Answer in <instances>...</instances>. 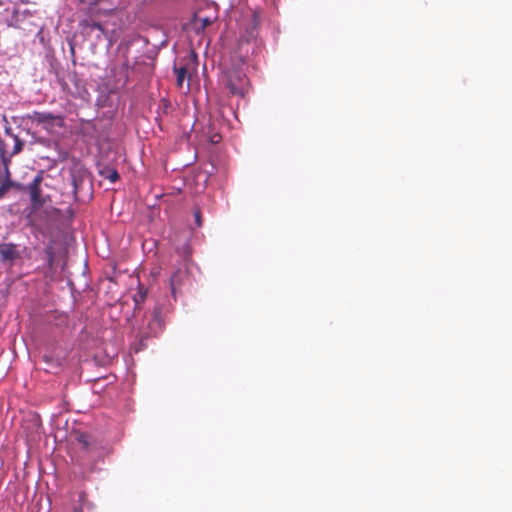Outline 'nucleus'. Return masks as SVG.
<instances>
[{"mask_svg":"<svg viewBox=\"0 0 512 512\" xmlns=\"http://www.w3.org/2000/svg\"><path fill=\"white\" fill-rule=\"evenodd\" d=\"M98 454L96 441L88 434L77 432L72 441L71 458L79 465H86Z\"/></svg>","mask_w":512,"mask_h":512,"instance_id":"f257e3e1","label":"nucleus"},{"mask_svg":"<svg viewBox=\"0 0 512 512\" xmlns=\"http://www.w3.org/2000/svg\"><path fill=\"white\" fill-rule=\"evenodd\" d=\"M24 119H27L32 123H36L49 132L53 131L55 127H63L64 125L63 118L61 116L54 115L49 112L34 111L27 114Z\"/></svg>","mask_w":512,"mask_h":512,"instance_id":"f03ea898","label":"nucleus"},{"mask_svg":"<svg viewBox=\"0 0 512 512\" xmlns=\"http://www.w3.org/2000/svg\"><path fill=\"white\" fill-rule=\"evenodd\" d=\"M227 86L233 95L243 97L248 90V78L240 71L229 73Z\"/></svg>","mask_w":512,"mask_h":512,"instance_id":"7ed1b4c3","label":"nucleus"},{"mask_svg":"<svg viewBox=\"0 0 512 512\" xmlns=\"http://www.w3.org/2000/svg\"><path fill=\"white\" fill-rule=\"evenodd\" d=\"M20 258V252L14 243H3L0 245V261L3 263L13 264L15 260Z\"/></svg>","mask_w":512,"mask_h":512,"instance_id":"20e7f679","label":"nucleus"},{"mask_svg":"<svg viewBox=\"0 0 512 512\" xmlns=\"http://www.w3.org/2000/svg\"><path fill=\"white\" fill-rule=\"evenodd\" d=\"M5 12L10 14L6 18L8 26L14 28H20L21 22L27 17L28 11L26 9H20L19 7L13 6L12 9L6 8Z\"/></svg>","mask_w":512,"mask_h":512,"instance_id":"39448f33","label":"nucleus"},{"mask_svg":"<svg viewBox=\"0 0 512 512\" xmlns=\"http://www.w3.org/2000/svg\"><path fill=\"white\" fill-rule=\"evenodd\" d=\"M43 181L42 175L39 173L34 177L32 182L28 185L27 190L30 194V199L33 206H41L44 201L41 198V183Z\"/></svg>","mask_w":512,"mask_h":512,"instance_id":"423d86ee","label":"nucleus"},{"mask_svg":"<svg viewBox=\"0 0 512 512\" xmlns=\"http://www.w3.org/2000/svg\"><path fill=\"white\" fill-rule=\"evenodd\" d=\"M150 329L156 334L163 329L162 309L156 306L152 312V318L149 322Z\"/></svg>","mask_w":512,"mask_h":512,"instance_id":"0eeeda50","label":"nucleus"},{"mask_svg":"<svg viewBox=\"0 0 512 512\" xmlns=\"http://www.w3.org/2000/svg\"><path fill=\"white\" fill-rule=\"evenodd\" d=\"M11 188H16L17 190L22 191L26 189L22 184L13 182L9 178V172L7 171V177L0 185V199H2Z\"/></svg>","mask_w":512,"mask_h":512,"instance_id":"6e6552de","label":"nucleus"},{"mask_svg":"<svg viewBox=\"0 0 512 512\" xmlns=\"http://www.w3.org/2000/svg\"><path fill=\"white\" fill-rule=\"evenodd\" d=\"M99 174L108 179L111 183L116 182L119 179L118 171L115 168L105 166L99 170Z\"/></svg>","mask_w":512,"mask_h":512,"instance_id":"1a4fd4ad","label":"nucleus"},{"mask_svg":"<svg viewBox=\"0 0 512 512\" xmlns=\"http://www.w3.org/2000/svg\"><path fill=\"white\" fill-rule=\"evenodd\" d=\"M174 71L176 73V85L178 88H182L185 77L187 75L186 67H176L174 66Z\"/></svg>","mask_w":512,"mask_h":512,"instance_id":"9d476101","label":"nucleus"},{"mask_svg":"<svg viewBox=\"0 0 512 512\" xmlns=\"http://www.w3.org/2000/svg\"><path fill=\"white\" fill-rule=\"evenodd\" d=\"M210 24L211 20L208 17H196L194 20V26L197 33L204 31V29L208 27Z\"/></svg>","mask_w":512,"mask_h":512,"instance_id":"9b49d317","label":"nucleus"},{"mask_svg":"<svg viewBox=\"0 0 512 512\" xmlns=\"http://www.w3.org/2000/svg\"><path fill=\"white\" fill-rule=\"evenodd\" d=\"M84 27L88 29L89 32H92L93 30H98L100 34H104V28L101 23L95 22V21H85L83 23Z\"/></svg>","mask_w":512,"mask_h":512,"instance_id":"f8f14e48","label":"nucleus"},{"mask_svg":"<svg viewBox=\"0 0 512 512\" xmlns=\"http://www.w3.org/2000/svg\"><path fill=\"white\" fill-rule=\"evenodd\" d=\"M117 69L123 75L122 78H120L117 82H118V84L125 85L128 80V75H127L128 67H127V65L123 64L120 67H118Z\"/></svg>","mask_w":512,"mask_h":512,"instance_id":"ddd939ff","label":"nucleus"},{"mask_svg":"<svg viewBox=\"0 0 512 512\" xmlns=\"http://www.w3.org/2000/svg\"><path fill=\"white\" fill-rule=\"evenodd\" d=\"M13 140H14V147L12 150V154H18L19 152L22 151L24 143L17 135L13 136Z\"/></svg>","mask_w":512,"mask_h":512,"instance_id":"4468645a","label":"nucleus"},{"mask_svg":"<svg viewBox=\"0 0 512 512\" xmlns=\"http://www.w3.org/2000/svg\"><path fill=\"white\" fill-rule=\"evenodd\" d=\"M179 282V271H177L170 278V285L173 293H175L176 286L179 285Z\"/></svg>","mask_w":512,"mask_h":512,"instance_id":"2eb2a0df","label":"nucleus"},{"mask_svg":"<svg viewBox=\"0 0 512 512\" xmlns=\"http://www.w3.org/2000/svg\"><path fill=\"white\" fill-rule=\"evenodd\" d=\"M194 217H195V221H196V224L198 227H201L202 226V217H201V212L199 209H196L194 211Z\"/></svg>","mask_w":512,"mask_h":512,"instance_id":"dca6fc26","label":"nucleus"},{"mask_svg":"<svg viewBox=\"0 0 512 512\" xmlns=\"http://www.w3.org/2000/svg\"><path fill=\"white\" fill-rule=\"evenodd\" d=\"M46 254L48 255V265L49 267H52L54 261V253L52 248L46 249Z\"/></svg>","mask_w":512,"mask_h":512,"instance_id":"f3484780","label":"nucleus"},{"mask_svg":"<svg viewBox=\"0 0 512 512\" xmlns=\"http://www.w3.org/2000/svg\"><path fill=\"white\" fill-rule=\"evenodd\" d=\"M221 139H222V137H221V135H220V134H218V133H215V134H213V135H211V136H210V141H211V143H213V144H217V143H219V142L221 141Z\"/></svg>","mask_w":512,"mask_h":512,"instance_id":"a211bd4d","label":"nucleus"},{"mask_svg":"<svg viewBox=\"0 0 512 512\" xmlns=\"http://www.w3.org/2000/svg\"><path fill=\"white\" fill-rule=\"evenodd\" d=\"M79 181L80 180L78 178H76L74 175L72 176V184L74 186V192L75 193L77 192Z\"/></svg>","mask_w":512,"mask_h":512,"instance_id":"6ab92c4d","label":"nucleus"},{"mask_svg":"<svg viewBox=\"0 0 512 512\" xmlns=\"http://www.w3.org/2000/svg\"><path fill=\"white\" fill-rule=\"evenodd\" d=\"M139 298H140L141 300H144V298H145V293L140 292V293H139Z\"/></svg>","mask_w":512,"mask_h":512,"instance_id":"aec40b11","label":"nucleus"},{"mask_svg":"<svg viewBox=\"0 0 512 512\" xmlns=\"http://www.w3.org/2000/svg\"><path fill=\"white\" fill-rule=\"evenodd\" d=\"M74 512H82V508L76 507V508L74 509Z\"/></svg>","mask_w":512,"mask_h":512,"instance_id":"412c9836","label":"nucleus"},{"mask_svg":"<svg viewBox=\"0 0 512 512\" xmlns=\"http://www.w3.org/2000/svg\"><path fill=\"white\" fill-rule=\"evenodd\" d=\"M0 6H2V1L0 0Z\"/></svg>","mask_w":512,"mask_h":512,"instance_id":"4be33fe9","label":"nucleus"}]
</instances>
